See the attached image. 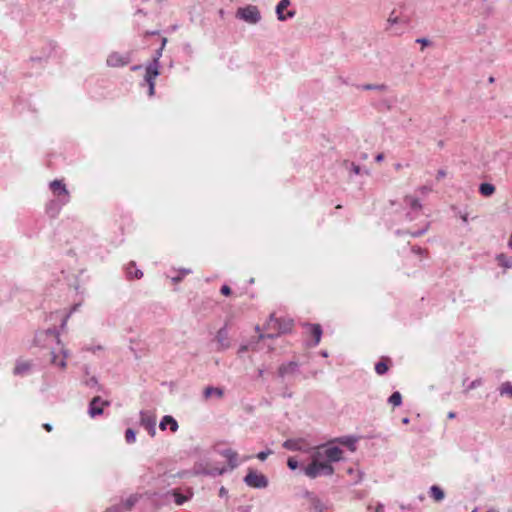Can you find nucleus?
Instances as JSON below:
<instances>
[{
    "instance_id": "473e14b6",
    "label": "nucleus",
    "mask_w": 512,
    "mask_h": 512,
    "mask_svg": "<svg viewBox=\"0 0 512 512\" xmlns=\"http://www.w3.org/2000/svg\"><path fill=\"white\" fill-rule=\"evenodd\" d=\"M388 366L385 362L380 361L375 365V371L379 375H383L387 372Z\"/></svg>"
},
{
    "instance_id": "a878e982",
    "label": "nucleus",
    "mask_w": 512,
    "mask_h": 512,
    "mask_svg": "<svg viewBox=\"0 0 512 512\" xmlns=\"http://www.w3.org/2000/svg\"><path fill=\"white\" fill-rule=\"evenodd\" d=\"M429 494L430 497H432L437 502L442 501L445 497L444 491L437 485H433L430 487Z\"/></svg>"
},
{
    "instance_id": "4c0bfd02",
    "label": "nucleus",
    "mask_w": 512,
    "mask_h": 512,
    "mask_svg": "<svg viewBox=\"0 0 512 512\" xmlns=\"http://www.w3.org/2000/svg\"><path fill=\"white\" fill-rule=\"evenodd\" d=\"M271 454H273V451L271 449H266V450H263V451H260L256 457L260 460V461H265L267 459L268 456H270Z\"/></svg>"
},
{
    "instance_id": "1a4fd4ad",
    "label": "nucleus",
    "mask_w": 512,
    "mask_h": 512,
    "mask_svg": "<svg viewBox=\"0 0 512 512\" xmlns=\"http://www.w3.org/2000/svg\"><path fill=\"white\" fill-rule=\"evenodd\" d=\"M244 483L252 488L263 489L268 486V479L265 475L249 470L243 479Z\"/></svg>"
},
{
    "instance_id": "de8ad7c7",
    "label": "nucleus",
    "mask_w": 512,
    "mask_h": 512,
    "mask_svg": "<svg viewBox=\"0 0 512 512\" xmlns=\"http://www.w3.org/2000/svg\"><path fill=\"white\" fill-rule=\"evenodd\" d=\"M412 252L414 254H417V255H423L425 253V250H423L421 247H418V246H413L412 247Z\"/></svg>"
},
{
    "instance_id": "423d86ee",
    "label": "nucleus",
    "mask_w": 512,
    "mask_h": 512,
    "mask_svg": "<svg viewBox=\"0 0 512 512\" xmlns=\"http://www.w3.org/2000/svg\"><path fill=\"white\" fill-rule=\"evenodd\" d=\"M405 212V220L413 222L424 216L423 205L416 195H406L403 199Z\"/></svg>"
},
{
    "instance_id": "5701e85b",
    "label": "nucleus",
    "mask_w": 512,
    "mask_h": 512,
    "mask_svg": "<svg viewBox=\"0 0 512 512\" xmlns=\"http://www.w3.org/2000/svg\"><path fill=\"white\" fill-rule=\"evenodd\" d=\"M307 327H309L310 332L314 338L313 346H317L320 343L321 337H322V328L319 324H307Z\"/></svg>"
},
{
    "instance_id": "f3484780",
    "label": "nucleus",
    "mask_w": 512,
    "mask_h": 512,
    "mask_svg": "<svg viewBox=\"0 0 512 512\" xmlns=\"http://www.w3.org/2000/svg\"><path fill=\"white\" fill-rule=\"evenodd\" d=\"M306 497L309 500L310 510L313 512H326L328 506L325 502H323L319 497L315 494L307 492Z\"/></svg>"
},
{
    "instance_id": "39448f33",
    "label": "nucleus",
    "mask_w": 512,
    "mask_h": 512,
    "mask_svg": "<svg viewBox=\"0 0 512 512\" xmlns=\"http://www.w3.org/2000/svg\"><path fill=\"white\" fill-rule=\"evenodd\" d=\"M303 472L307 477L315 479L319 476L332 475L334 468L331 464L323 462V453L319 449L312 454L311 463L303 468Z\"/></svg>"
},
{
    "instance_id": "dca6fc26",
    "label": "nucleus",
    "mask_w": 512,
    "mask_h": 512,
    "mask_svg": "<svg viewBox=\"0 0 512 512\" xmlns=\"http://www.w3.org/2000/svg\"><path fill=\"white\" fill-rule=\"evenodd\" d=\"M290 4V0H280L279 3L277 4L275 11L279 21H285L295 16L296 12L294 10H290L286 14H284V9L290 6Z\"/></svg>"
},
{
    "instance_id": "412c9836",
    "label": "nucleus",
    "mask_w": 512,
    "mask_h": 512,
    "mask_svg": "<svg viewBox=\"0 0 512 512\" xmlns=\"http://www.w3.org/2000/svg\"><path fill=\"white\" fill-rule=\"evenodd\" d=\"M126 274L129 279H140L143 277V272L136 267L135 262H130L126 267Z\"/></svg>"
},
{
    "instance_id": "13d9d810",
    "label": "nucleus",
    "mask_w": 512,
    "mask_h": 512,
    "mask_svg": "<svg viewBox=\"0 0 512 512\" xmlns=\"http://www.w3.org/2000/svg\"><path fill=\"white\" fill-rule=\"evenodd\" d=\"M384 159V155L382 153H379L376 155L375 160L377 162H381Z\"/></svg>"
},
{
    "instance_id": "09e8293b",
    "label": "nucleus",
    "mask_w": 512,
    "mask_h": 512,
    "mask_svg": "<svg viewBox=\"0 0 512 512\" xmlns=\"http://www.w3.org/2000/svg\"><path fill=\"white\" fill-rule=\"evenodd\" d=\"M248 349H249L248 344H241L238 349V354L241 355V354L245 353Z\"/></svg>"
},
{
    "instance_id": "c756f323",
    "label": "nucleus",
    "mask_w": 512,
    "mask_h": 512,
    "mask_svg": "<svg viewBox=\"0 0 512 512\" xmlns=\"http://www.w3.org/2000/svg\"><path fill=\"white\" fill-rule=\"evenodd\" d=\"M496 260L498 264L505 269L512 267V261L503 253L496 255Z\"/></svg>"
},
{
    "instance_id": "37998d69",
    "label": "nucleus",
    "mask_w": 512,
    "mask_h": 512,
    "mask_svg": "<svg viewBox=\"0 0 512 512\" xmlns=\"http://www.w3.org/2000/svg\"><path fill=\"white\" fill-rule=\"evenodd\" d=\"M104 512H123L121 505H114L106 509Z\"/></svg>"
},
{
    "instance_id": "69168bd1",
    "label": "nucleus",
    "mask_w": 512,
    "mask_h": 512,
    "mask_svg": "<svg viewBox=\"0 0 512 512\" xmlns=\"http://www.w3.org/2000/svg\"><path fill=\"white\" fill-rule=\"evenodd\" d=\"M263 374H264V369L263 368L258 369V376L262 377Z\"/></svg>"
},
{
    "instance_id": "8fccbe9b",
    "label": "nucleus",
    "mask_w": 512,
    "mask_h": 512,
    "mask_svg": "<svg viewBox=\"0 0 512 512\" xmlns=\"http://www.w3.org/2000/svg\"><path fill=\"white\" fill-rule=\"evenodd\" d=\"M446 176V171L443 169L438 170L437 172V179L440 180Z\"/></svg>"
},
{
    "instance_id": "7ed1b4c3",
    "label": "nucleus",
    "mask_w": 512,
    "mask_h": 512,
    "mask_svg": "<svg viewBox=\"0 0 512 512\" xmlns=\"http://www.w3.org/2000/svg\"><path fill=\"white\" fill-rule=\"evenodd\" d=\"M292 326V319L276 318L274 314H271L264 325V330L266 331V333H260L258 339L263 340L276 338L282 334L290 332Z\"/></svg>"
},
{
    "instance_id": "393cba45",
    "label": "nucleus",
    "mask_w": 512,
    "mask_h": 512,
    "mask_svg": "<svg viewBox=\"0 0 512 512\" xmlns=\"http://www.w3.org/2000/svg\"><path fill=\"white\" fill-rule=\"evenodd\" d=\"M429 227H430V222L428 220L424 219L421 222V226L419 229L413 230V231H407L405 233L416 238V237H419V236L425 234L429 230Z\"/></svg>"
},
{
    "instance_id": "72a5a7b5",
    "label": "nucleus",
    "mask_w": 512,
    "mask_h": 512,
    "mask_svg": "<svg viewBox=\"0 0 512 512\" xmlns=\"http://www.w3.org/2000/svg\"><path fill=\"white\" fill-rule=\"evenodd\" d=\"M125 438L127 443H134L136 441V432L129 428L125 432Z\"/></svg>"
},
{
    "instance_id": "9b49d317",
    "label": "nucleus",
    "mask_w": 512,
    "mask_h": 512,
    "mask_svg": "<svg viewBox=\"0 0 512 512\" xmlns=\"http://www.w3.org/2000/svg\"><path fill=\"white\" fill-rule=\"evenodd\" d=\"M140 424L148 431L149 435L154 437L156 434V418L148 411L140 412Z\"/></svg>"
},
{
    "instance_id": "774afa93",
    "label": "nucleus",
    "mask_w": 512,
    "mask_h": 512,
    "mask_svg": "<svg viewBox=\"0 0 512 512\" xmlns=\"http://www.w3.org/2000/svg\"><path fill=\"white\" fill-rule=\"evenodd\" d=\"M410 422V419L408 417H405L402 419L403 424H408Z\"/></svg>"
},
{
    "instance_id": "e2e57ef3",
    "label": "nucleus",
    "mask_w": 512,
    "mask_h": 512,
    "mask_svg": "<svg viewBox=\"0 0 512 512\" xmlns=\"http://www.w3.org/2000/svg\"><path fill=\"white\" fill-rule=\"evenodd\" d=\"M141 68H142V66H141V65H134V66H132V68H131V69H132L133 71H137V70H140Z\"/></svg>"
},
{
    "instance_id": "680f3d73",
    "label": "nucleus",
    "mask_w": 512,
    "mask_h": 512,
    "mask_svg": "<svg viewBox=\"0 0 512 512\" xmlns=\"http://www.w3.org/2000/svg\"><path fill=\"white\" fill-rule=\"evenodd\" d=\"M455 417H456V413H455V412H449V413H448V418H449V419H453V418H455Z\"/></svg>"
},
{
    "instance_id": "0eeeda50",
    "label": "nucleus",
    "mask_w": 512,
    "mask_h": 512,
    "mask_svg": "<svg viewBox=\"0 0 512 512\" xmlns=\"http://www.w3.org/2000/svg\"><path fill=\"white\" fill-rule=\"evenodd\" d=\"M227 469L225 467H212L209 461L202 460L196 462L193 467L194 475H203V476H219L226 473Z\"/></svg>"
},
{
    "instance_id": "f03ea898",
    "label": "nucleus",
    "mask_w": 512,
    "mask_h": 512,
    "mask_svg": "<svg viewBox=\"0 0 512 512\" xmlns=\"http://www.w3.org/2000/svg\"><path fill=\"white\" fill-rule=\"evenodd\" d=\"M53 198L46 204V212L51 217H57L61 209L70 202V193L63 180L55 179L49 183Z\"/></svg>"
},
{
    "instance_id": "bf43d9fd",
    "label": "nucleus",
    "mask_w": 512,
    "mask_h": 512,
    "mask_svg": "<svg viewBox=\"0 0 512 512\" xmlns=\"http://www.w3.org/2000/svg\"><path fill=\"white\" fill-rule=\"evenodd\" d=\"M43 427L47 430V431H51L52 430V425L49 424V423H46L43 425Z\"/></svg>"
},
{
    "instance_id": "f257e3e1",
    "label": "nucleus",
    "mask_w": 512,
    "mask_h": 512,
    "mask_svg": "<svg viewBox=\"0 0 512 512\" xmlns=\"http://www.w3.org/2000/svg\"><path fill=\"white\" fill-rule=\"evenodd\" d=\"M34 342L37 346L50 351V363L53 366L65 369L67 367L68 349L60 340V333L56 328H48L35 334Z\"/></svg>"
},
{
    "instance_id": "6e6552de",
    "label": "nucleus",
    "mask_w": 512,
    "mask_h": 512,
    "mask_svg": "<svg viewBox=\"0 0 512 512\" xmlns=\"http://www.w3.org/2000/svg\"><path fill=\"white\" fill-rule=\"evenodd\" d=\"M236 16L249 24H257L261 20V13L254 5L239 8Z\"/></svg>"
},
{
    "instance_id": "a19ab883",
    "label": "nucleus",
    "mask_w": 512,
    "mask_h": 512,
    "mask_svg": "<svg viewBox=\"0 0 512 512\" xmlns=\"http://www.w3.org/2000/svg\"><path fill=\"white\" fill-rule=\"evenodd\" d=\"M287 465L291 470H296L299 466L298 461L293 457L288 458Z\"/></svg>"
},
{
    "instance_id": "b1692460",
    "label": "nucleus",
    "mask_w": 512,
    "mask_h": 512,
    "mask_svg": "<svg viewBox=\"0 0 512 512\" xmlns=\"http://www.w3.org/2000/svg\"><path fill=\"white\" fill-rule=\"evenodd\" d=\"M336 441L339 442L340 444L348 447L349 450L352 452L356 450L357 438H355L354 436L341 437V438H338Z\"/></svg>"
},
{
    "instance_id": "4be33fe9",
    "label": "nucleus",
    "mask_w": 512,
    "mask_h": 512,
    "mask_svg": "<svg viewBox=\"0 0 512 512\" xmlns=\"http://www.w3.org/2000/svg\"><path fill=\"white\" fill-rule=\"evenodd\" d=\"M32 364L29 361H17L13 373L15 375H24L31 370Z\"/></svg>"
},
{
    "instance_id": "4d7b16f0",
    "label": "nucleus",
    "mask_w": 512,
    "mask_h": 512,
    "mask_svg": "<svg viewBox=\"0 0 512 512\" xmlns=\"http://www.w3.org/2000/svg\"><path fill=\"white\" fill-rule=\"evenodd\" d=\"M375 512H384V505L379 503L376 507Z\"/></svg>"
},
{
    "instance_id": "0e129e2a",
    "label": "nucleus",
    "mask_w": 512,
    "mask_h": 512,
    "mask_svg": "<svg viewBox=\"0 0 512 512\" xmlns=\"http://www.w3.org/2000/svg\"><path fill=\"white\" fill-rule=\"evenodd\" d=\"M461 218H462V220H463V222H464V223H467V222H468V216H467V214L462 215V216H461Z\"/></svg>"
},
{
    "instance_id": "49530a36",
    "label": "nucleus",
    "mask_w": 512,
    "mask_h": 512,
    "mask_svg": "<svg viewBox=\"0 0 512 512\" xmlns=\"http://www.w3.org/2000/svg\"><path fill=\"white\" fill-rule=\"evenodd\" d=\"M221 293L225 296H229L231 294V289L228 285H223L221 287Z\"/></svg>"
},
{
    "instance_id": "864d4df0",
    "label": "nucleus",
    "mask_w": 512,
    "mask_h": 512,
    "mask_svg": "<svg viewBox=\"0 0 512 512\" xmlns=\"http://www.w3.org/2000/svg\"><path fill=\"white\" fill-rule=\"evenodd\" d=\"M416 42L417 43H421L422 45H428L429 44V40L426 39V38L417 39Z\"/></svg>"
},
{
    "instance_id": "c85d7f7f",
    "label": "nucleus",
    "mask_w": 512,
    "mask_h": 512,
    "mask_svg": "<svg viewBox=\"0 0 512 512\" xmlns=\"http://www.w3.org/2000/svg\"><path fill=\"white\" fill-rule=\"evenodd\" d=\"M479 192L485 197L491 196L495 192V186L491 183H481L479 186Z\"/></svg>"
},
{
    "instance_id": "ddd939ff",
    "label": "nucleus",
    "mask_w": 512,
    "mask_h": 512,
    "mask_svg": "<svg viewBox=\"0 0 512 512\" xmlns=\"http://www.w3.org/2000/svg\"><path fill=\"white\" fill-rule=\"evenodd\" d=\"M300 365L296 361H288L285 363H282L278 367V376L282 379L286 378L287 376L297 374L299 372Z\"/></svg>"
},
{
    "instance_id": "603ef678",
    "label": "nucleus",
    "mask_w": 512,
    "mask_h": 512,
    "mask_svg": "<svg viewBox=\"0 0 512 512\" xmlns=\"http://www.w3.org/2000/svg\"><path fill=\"white\" fill-rule=\"evenodd\" d=\"M101 349H102V347H101V346H99V345H98V346H95V347H90V346H89V347H86V348H85V350H86V351H91V352H95L96 350H101Z\"/></svg>"
},
{
    "instance_id": "ea45409f",
    "label": "nucleus",
    "mask_w": 512,
    "mask_h": 512,
    "mask_svg": "<svg viewBox=\"0 0 512 512\" xmlns=\"http://www.w3.org/2000/svg\"><path fill=\"white\" fill-rule=\"evenodd\" d=\"M136 502H137V497L136 496H130L128 499H126V501L124 503L125 508L127 510L131 509Z\"/></svg>"
},
{
    "instance_id": "6e6d98bb",
    "label": "nucleus",
    "mask_w": 512,
    "mask_h": 512,
    "mask_svg": "<svg viewBox=\"0 0 512 512\" xmlns=\"http://www.w3.org/2000/svg\"><path fill=\"white\" fill-rule=\"evenodd\" d=\"M227 493H228V491H227L224 487H221V488L219 489V495H220V497H224V496H226V495H227Z\"/></svg>"
},
{
    "instance_id": "c9c22d12",
    "label": "nucleus",
    "mask_w": 512,
    "mask_h": 512,
    "mask_svg": "<svg viewBox=\"0 0 512 512\" xmlns=\"http://www.w3.org/2000/svg\"><path fill=\"white\" fill-rule=\"evenodd\" d=\"M432 191V187L428 185H423L418 187L415 192L419 193L421 196H427Z\"/></svg>"
},
{
    "instance_id": "338daca9",
    "label": "nucleus",
    "mask_w": 512,
    "mask_h": 512,
    "mask_svg": "<svg viewBox=\"0 0 512 512\" xmlns=\"http://www.w3.org/2000/svg\"><path fill=\"white\" fill-rule=\"evenodd\" d=\"M476 511H477V509H474L472 512H476ZM486 512H498V510L495 508H491V509L487 510Z\"/></svg>"
},
{
    "instance_id": "20e7f679",
    "label": "nucleus",
    "mask_w": 512,
    "mask_h": 512,
    "mask_svg": "<svg viewBox=\"0 0 512 512\" xmlns=\"http://www.w3.org/2000/svg\"><path fill=\"white\" fill-rule=\"evenodd\" d=\"M166 43L167 38H162L160 48L155 51L152 61L145 67L144 80L141 85L146 84L148 86L149 96H153L155 94V79L160 74V58L162 57V52L164 50Z\"/></svg>"
},
{
    "instance_id": "f8f14e48",
    "label": "nucleus",
    "mask_w": 512,
    "mask_h": 512,
    "mask_svg": "<svg viewBox=\"0 0 512 512\" xmlns=\"http://www.w3.org/2000/svg\"><path fill=\"white\" fill-rule=\"evenodd\" d=\"M109 402L103 400L101 397H94L90 403L88 408V414L90 417L95 418L96 416H100L103 414V407L108 406Z\"/></svg>"
},
{
    "instance_id": "79ce46f5",
    "label": "nucleus",
    "mask_w": 512,
    "mask_h": 512,
    "mask_svg": "<svg viewBox=\"0 0 512 512\" xmlns=\"http://www.w3.org/2000/svg\"><path fill=\"white\" fill-rule=\"evenodd\" d=\"M77 307L78 305H74L71 309V311L63 318L62 322H61V328L64 329L66 327V324H67V321L69 319V317L71 316V314L77 310Z\"/></svg>"
},
{
    "instance_id": "2f4dec72",
    "label": "nucleus",
    "mask_w": 512,
    "mask_h": 512,
    "mask_svg": "<svg viewBox=\"0 0 512 512\" xmlns=\"http://www.w3.org/2000/svg\"><path fill=\"white\" fill-rule=\"evenodd\" d=\"M499 393L501 396H508L512 398V384L510 382H504L499 387Z\"/></svg>"
},
{
    "instance_id": "e433bc0d",
    "label": "nucleus",
    "mask_w": 512,
    "mask_h": 512,
    "mask_svg": "<svg viewBox=\"0 0 512 512\" xmlns=\"http://www.w3.org/2000/svg\"><path fill=\"white\" fill-rule=\"evenodd\" d=\"M364 90H385L386 86L384 84L373 85V84H365L361 86Z\"/></svg>"
},
{
    "instance_id": "7c9ffc66",
    "label": "nucleus",
    "mask_w": 512,
    "mask_h": 512,
    "mask_svg": "<svg viewBox=\"0 0 512 512\" xmlns=\"http://www.w3.org/2000/svg\"><path fill=\"white\" fill-rule=\"evenodd\" d=\"M388 403L391 404L394 407H398L402 404V395L400 392L395 391L391 394V396L388 398Z\"/></svg>"
},
{
    "instance_id": "c03bdc74",
    "label": "nucleus",
    "mask_w": 512,
    "mask_h": 512,
    "mask_svg": "<svg viewBox=\"0 0 512 512\" xmlns=\"http://www.w3.org/2000/svg\"><path fill=\"white\" fill-rule=\"evenodd\" d=\"M350 171L352 173H354L355 175H358L360 173V166L355 164V163H351L350 164Z\"/></svg>"
},
{
    "instance_id": "4468645a",
    "label": "nucleus",
    "mask_w": 512,
    "mask_h": 512,
    "mask_svg": "<svg viewBox=\"0 0 512 512\" xmlns=\"http://www.w3.org/2000/svg\"><path fill=\"white\" fill-rule=\"evenodd\" d=\"M321 451L323 453V460L326 459V462L329 464L342 459L343 451L338 446H327Z\"/></svg>"
},
{
    "instance_id": "a211bd4d",
    "label": "nucleus",
    "mask_w": 512,
    "mask_h": 512,
    "mask_svg": "<svg viewBox=\"0 0 512 512\" xmlns=\"http://www.w3.org/2000/svg\"><path fill=\"white\" fill-rule=\"evenodd\" d=\"M221 455L227 459L230 470H234L238 466V454L232 449H225L221 451Z\"/></svg>"
},
{
    "instance_id": "2eb2a0df",
    "label": "nucleus",
    "mask_w": 512,
    "mask_h": 512,
    "mask_svg": "<svg viewBox=\"0 0 512 512\" xmlns=\"http://www.w3.org/2000/svg\"><path fill=\"white\" fill-rule=\"evenodd\" d=\"M217 351H224L230 347L228 327L225 324L216 333Z\"/></svg>"
},
{
    "instance_id": "6ab92c4d",
    "label": "nucleus",
    "mask_w": 512,
    "mask_h": 512,
    "mask_svg": "<svg viewBox=\"0 0 512 512\" xmlns=\"http://www.w3.org/2000/svg\"><path fill=\"white\" fill-rule=\"evenodd\" d=\"M168 426L172 432H176L179 427L177 421L170 415L164 416L159 424L161 430H165Z\"/></svg>"
},
{
    "instance_id": "f704fd0d",
    "label": "nucleus",
    "mask_w": 512,
    "mask_h": 512,
    "mask_svg": "<svg viewBox=\"0 0 512 512\" xmlns=\"http://www.w3.org/2000/svg\"><path fill=\"white\" fill-rule=\"evenodd\" d=\"M173 497H174V501L177 505H183L187 500H188V497L187 496H184L180 493H177V492H173Z\"/></svg>"
},
{
    "instance_id": "cd10ccee",
    "label": "nucleus",
    "mask_w": 512,
    "mask_h": 512,
    "mask_svg": "<svg viewBox=\"0 0 512 512\" xmlns=\"http://www.w3.org/2000/svg\"><path fill=\"white\" fill-rule=\"evenodd\" d=\"M82 383L85 386H87V387H89L91 389H94L96 392H100L102 390V387L99 384L97 377H95V376H90V377L84 379L82 381Z\"/></svg>"
},
{
    "instance_id": "aec40b11",
    "label": "nucleus",
    "mask_w": 512,
    "mask_h": 512,
    "mask_svg": "<svg viewBox=\"0 0 512 512\" xmlns=\"http://www.w3.org/2000/svg\"><path fill=\"white\" fill-rule=\"evenodd\" d=\"M303 441L301 439H287L282 446L289 451H301Z\"/></svg>"
},
{
    "instance_id": "bb28decb",
    "label": "nucleus",
    "mask_w": 512,
    "mask_h": 512,
    "mask_svg": "<svg viewBox=\"0 0 512 512\" xmlns=\"http://www.w3.org/2000/svg\"><path fill=\"white\" fill-rule=\"evenodd\" d=\"M223 394H224L223 389H221L219 387H212V386L206 387L203 392L205 399H208L212 395H215L216 397L221 398L223 396Z\"/></svg>"
},
{
    "instance_id": "9d476101",
    "label": "nucleus",
    "mask_w": 512,
    "mask_h": 512,
    "mask_svg": "<svg viewBox=\"0 0 512 512\" xmlns=\"http://www.w3.org/2000/svg\"><path fill=\"white\" fill-rule=\"evenodd\" d=\"M131 62V53L111 52L107 59L106 64L109 67H123Z\"/></svg>"
},
{
    "instance_id": "3c124183",
    "label": "nucleus",
    "mask_w": 512,
    "mask_h": 512,
    "mask_svg": "<svg viewBox=\"0 0 512 512\" xmlns=\"http://www.w3.org/2000/svg\"><path fill=\"white\" fill-rule=\"evenodd\" d=\"M183 279V276L181 274H178L176 276H172L171 277V280L174 282V283H178L180 282L181 280Z\"/></svg>"
},
{
    "instance_id": "052dcab7",
    "label": "nucleus",
    "mask_w": 512,
    "mask_h": 512,
    "mask_svg": "<svg viewBox=\"0 0 512 512\" xmlns=\"http://www.w3.org/2000/svg\"><path fill=\"white\" fill-rule=\"evenodd\" d=\"M507 245H508V247H509L510 249H512V232H511V235H510V237H509V240H508Z\"/></svg>"
},
{
    "instance_id": "58836bf2",
    "label": "nucleus",
    "mask_w": 512,
    "mask_h": 512,
    "mask_svg": "<svg viewBox=\"0 0 512 512\" xmlns=\"http://www.w3.org/2000/svg\"><path fill=\"white\" fill-rule=\"evenodd\" d=\"M481 385H482V379H481V378H477V379H475V380L471 381V382L467 385L466 389H467V390H473V389L478 388V387H479V386H481Z\"/></svg>"
},
{
    "instance_id": "a18cd8bd",
    "label": "nucleus",
    "mask_w": 512,
    "mask_h": 512,
    "mask_svg": "<svg viewBox=\"0 0 512 512\" xmlns=\"http://www.w3.org/2000/svg\"><path fill=\"white\" fill-rule=\"evenodd\" d=\"M398 22H399L398 17H397V16H394V12H392V13L390 14L389 18H388V23H389L390 25H394V24H396V23H398Z\"/></svg>"
},
{
    "instance_id": "5fc2aeb1",
    "label": "nucleus",
    "mask_w": 512,
    "mask_h": 512,
    "mask_svg": "<svg viewBox=\"0 0 512 512\" xmlns=\"http://www.w3.org/2000/svg\"><path fill=\"white\" fill-rule=\"evenodd\" d=\"M192 271L190 269H180L179 274H181L183 277L187 274H190Z\"/></svg>"
}]
</instances>
